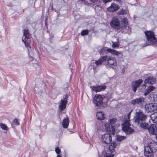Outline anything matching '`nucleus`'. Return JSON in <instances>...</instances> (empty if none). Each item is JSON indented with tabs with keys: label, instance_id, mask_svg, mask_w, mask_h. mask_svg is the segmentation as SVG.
I'll list each match as a JSON object with an SVG mask.
<instances>
[{
	"label": "nucleus",
	"instance_id": "1",
	"mask_svg": "<svg viewBox=\"0 0 157 157\" xmlns=\"http://www.w3.org/2000/svg\"><path fill=\"white\" fill-rule=\"evenodd\" d=\"M128 20L126 18H124L122 20L117 17H114L110 22L111 26L116 29H119L123 27L127 28L128 25Z\"/></svg>",
	"mask_w": 157,
	"mask_h": 157
},
{
	"label": "nucleus",
	"instance_id": "2",
	"mask_svg": "<svg viewBox=\"0 0 157 157\" xmlns=\"http://www.w3.org/2000/svg\"><path fill=\"white\" fill-rule=\"evenodd\" d=\"M132 110H131L129 113L124 117V121L122 124L123 130L126 134H129L134 132V130L130 127L131 124L129 122L130 118L131 113Z\"/></svg>",
	"mask_w": 157,
	"mask_h": 157
},
{
	"label": "nucleus",
	"instance_id": "3",
	"mask_svg": "<svg viewBox=\"0 0 157 157\" xmlns=\"http://www.w3.org/2000/svg\"><path fill=\"white\" fill-rule=\"evenodd\" d=\"M117 120L116 118L110 119L108 121H106L104 124L105 130L106 131L110 134H114L115 131V127L116 122Z\"/></svg>",
	"mask_w": 157,
	"mask_h": 157
},
{
	"label": "nucleus",
	"instance_id": "4",
	"mask_svg": "<svg viewBox=\"0 0 157 157\" xmlns=\"http://www.w3.org/2000/svg\"><path fill=\"white\" fill-rule=\"evenodd\" d=\"M135 118L134 122L138 124H140L142 128L148 129L149 125L146 123L143 122L146 119V116L142 112H137Z\"/></svg>",
	"mask_w": 157,
	"mask_h": 157
},
{
	"label": "nucleus",
	"instance_id": "5",
	"mask_svg": "<svg viewBox=\"0 0 157 157\" xmlns=\"http://www.w3.org/2000/svg\"><path fill=\"white\" fill-rule=\"evenodd\" d=\"M144 33L147 39L146 45H153L156 44L157 40L153 32L148 31L145 32Z\"/></svg>",
	"mask_w": 157,
	"mask_h": 157
},
{
	"label": "nucleus",
	"instance_id": "6",
	"mask_svg": "<svg viewBox=\"0 0 157 157\" xmlns=\"http://www.w3.org/2000/svg\"><path fill=\"white\" fill-rule=\"evenodd\" d=\"M105 61L104 65H107L113 69L116 68L117 66V61L114 57L112 56H105Z\"/></svg>",
	"mask_w": 157,
	"mask_h": 157
},
{
	"label": "nucleus",
	"instance_id": "7",
	"mask_svg": "<svg viewBox=\"0 0 157 157\" xmlns=\"http://www.w3.org/2000/svg\"><path fill=\"white\" fill-rule=\"evenodd\" d=\"M116 143L113 142L109 146L108 148L105 150V154L104 155V157H113V154L115 151V148L116 146Z\"/></svg>",
	"mask_w": 157,
	"mask_h": 157
},
{
	"label": "nucleus",
	"instance_id": "8",
	"mask_svg": "<svg viewBox=\"0 0 157 157\" xmlns=\"http://www.w3.org/2000/svg\"><path fill=\"white\" fill-rule=\"evenodd\" d=\"M22 41L26 46H28L31 43V36L28 29H25L24 30V33L22 37Z\"/></svg>",
	"mask_w": 157,
	"mask_h": 157
},
{
	"label": "nucleus",
	"instance_id": "9",
	"mask_svg": "<svg viewBox=\"0 0 157 157\" xmlns=\"http://www.w3.org/2000/svg\"><path fill=\"white\" fill-rule=\"evenodd\" d=\"M145 110L147 112H151L157 110V103H149L145 106Z\"/></svg>",
	"mask_w": 157,
	"mask_h": 157
},
{
	"label": "nucleus",
	"instance_id": "10",
	"mask_svg": "<svg viewBox=\"0 0 157 157\" xmlns=\"http://www.w3.org/2000/svg\"><path fill=\"white\" fill-rule=\"evenodd\" d=\"M140 90L142 92H144V95L146 96L151 91L154 90L155 88L153 86H147L143 87L142 86L140 87Z\"/></svg>",
	"mask_w": 157,
	"mask_h": 157
},
{
	"label": "nucleus",
	"instance_id": "11",
	"mask_svg": "<svg viewBox=\"0 0 157 157\" xmlns=\"http://www.w3.org/2000/svg\"><path fill=\"white\" fill-rule=\"evenodd\" d=\"M103 100V97L101 95L96 94L93 98V102L95 105L99 106L102 104Z\"/></svg>",
	"mask_w": 157,
	"mask_h": 157
},
{
	"label": "nucleus",
	"instance_id": "12",
	"mask_svg": "<svg viewBox=\"0 0 157 157\" xmlns=\"http://www.w3.org/2000/svg\"><path fill=\"white\" fill-rule=\"evenodd\" d=\"M101 139L103 143L108 144H110L112 141V137L110 134L106 133L102 135Z\"/></svg>",
	"mask_w": 157,
	"mask_h": 157
},
{
	"label": "nucleus",
	"instance_id": "13",
	"mask_svg": "<svg viewBox=\"0 0 157 157\" xmlns=\"http://www.w3.org/2000/svg\"><path fill=\"white\" fill-rule=\"evenodd\" d=\"M68 98V95H65L63 96V99L60 101L59 103V108L61 111H63L65 109L66 104L67 103Z\"/></svg>",
	"mask_w": 157,
	"mask_h": 157
},
{
	"label": "nucleus",
	"instance_id": "14",
	"mask_svg": "<svg viewBox=\"0 0 157 157\" xmlns=\"http://www.w3.org/2000/svg\"><path fill=\"white\" fill-rule=\"evenodd\" d=\"M143 81L141 79H139L137 80L133 81L132 82L131 86L133 91L135 92L140 84L142 83Z\"/></svg>",
	"mask_w": 157,
	"mask_h": 157
},
{
	"label": "nucleus",
	"instance_id": "15",
	"mask_svg": "<svg viewBox=\"0 0 157 157\" xmlns=\"http://www.w3.org/2000/svg\"><path fill=\"white\" fill-rule=\"evenodd\" d=\"M153 150L150 148V146L147 145L144 147V154L145 156L147 157H153Z\"/></svg>",
	"mask_w": 157,
	"mask_h": 157
},
{
	"label": "nucleus",
	"instance_id": "16",
	"mask_svg": "<svg viewBox=\"0 0 157 157\" xmlns=\"http://www.w3.org/2000/svg\"><path fill=\"white\" fill-rule=\"evenodd\" d=\"M156 82L155 78L152 76H150L146 78L144 81V84L142 85L143 87L147 86L146 84H153Z\"/></svg>",
	"mask_w": 157,
	"mask_h": 157
},
{
	"label": "nucleus",
	"instance_id": "17",
	"mask_svg": "<svg viewBox=\"0 0 157 157\" xmlns=\"http://www.w3.org/2000/svg\"><path fill=\"white\" fill-rule=\"evenodd\" d=\"M144 102V98L143 97H140L132 100L131 103L133 105L137 104L141 106L143 105Z\"/></svg>",
	"mask_w": 157,
	"mask_h": 157
},
{
	"label": "nucleus",
	"instance_id": "18",
	"mask_svg": "<svg viewBox=\"0 0 157 157\" xmlns=\"http://www.w3.org/2000/svg\"><path fill=\"white\" fill-rule=\"evenodd\" d=\"M150 133L152 135H155L157 133V126L156 124H151L149 126L147 129Z\"/></svg>",
	"mask_w": 157,
	"mask_h": 157
},
{
	"label": "nucleus",
	"instance_id": "19",
	"mask_svg": "<svg viewBox=\"0 0 157 157\" xmlns=\"http://www.w3.org/2000/svg\"><path fill=\"white\" fill-rule=\"evenodd\" d=\"M92 87V90L96 92L102 91L104 90L106 88V86H91Z\"/></svg>",
	"mask_w": 157,
	"mask_h": 157
},
{
	"label": "nucleus",
	"instance_id": "20",
	"mask_svg": "<svg viewBox=\"0 0 157 157\" xmlns=\"http://www.w3.org/2000/svg\"><path fill=\"white\" fill-rule=\"evenodd\" d=\"M119 8V6L117 4L112 3L111 6L108 8L107 10L109 11L113 12L116 11Z\"/></svg>",
	"mask_w": 157,
	"mask_h": 157
},
{
	"label": "nucleus",
	"instance_id": "21",
	"mask_svg": "<svg viewBox=\"0 0 157 157\" xmlns=\"http://www.w3.org/2000/svg\"><path fill=\"white\" fill-rule=\"evenodd\" d=\"M148 98L149 100H153L154 101H157V93H151L148 95Z\"/></svg>",
	"mask_w": 157,
	"mask_h": 157
},
{
	"label": "nucleus",
	"instance_id": "22",
	"mask_svg": "<svg viewBox=\"0 0 157 157\" xmlns=\"http://www.w3.org/2000/svg\"><path fill=\"white\" fill-rule=\"evenodd\" d=\"M105 61V56L100 58L98 60L96 61L95 63L97 66L101 65L102 64V63H104L103 64H104Z\"/></svg>",
	"mask_w": 157,
	"mask_h": 157
},
{
	"label": "nucleus",
	"instance_id": "23",
	"mask_svg": "<svg viewBox=\"0 0 157 157\" xmlns=\"http://www.w3.org/2000/svg\"><path fill=\"white\" fill-rule=\"evenodd\" d=\"M150 117L153 123H157V112H155L151 114Z\"/></svg>",
	"mask_w": 157,
	"mask_h": 157
},
{
	"label": "nucleus",
	"instance_id": "24",
	"mask_svg": "<svg viewBox=\"0 0 157 157\" xmlns=\"http://www.w3.org/2000/svg\"><path fill=\"white\" fill-rule=\"evenodd\" d=\"M105 48V50L106 49L107 51L108 52H109L113 55H117L119 54V52H118L116 50H115L112 49L110 48Z\"/></svg>",
	"mask_w": 157,
	"mask_h": 157
},
{
	"label": "nucleus",
	"instance_id": "25",
	"mask_svg": "<svg viewBox=\"0 0 157 157\" xmlns=\"http://www.w3.org/2000/svg\"><path fill=\"white\" fill-rule=\"evenodd\" d=\"M96 116L98 120H102L105 118L104 113L102 112H98L97 113Z\"/></svg>",
	"mask_w": 157,
	"mask_h": 157
},
{
	"label": "nucleus",
	"instance_id": "26",
	"mask_svg": "<svg viewBox=\"0 0 157 157\" xmlns=\"http://www.w3.org/2000/svg\"><path fill=\"white\" fill-rule=\"evenodd\" d=\"M69 120L68 118H66L63 119V126L64 128H67L68 126Z\"/></svg>",
	"mask_w": 157,
	"mask_h": 157
},
{
	"label": "nucleus",
	"instance_id": "27",
	"mask_svg": "<svg viewBox=\"0 0 157 157\" xmlns=\"http://www.w3.org/2000/svg\"><path fill=\"white\" fill-rule=\"evenodd\" d=\"M126 138V136H123L119 135L116 136V139L118 142H121V141L125 139Z\"/></svg>",
	"mask_w": 157,
	"mask_h": 157
},
{
	"label": "nucleus",
	"instance_id": "28",
	"mask_svg": "<svg viewBox=\"0 0 157 157\" xmlns=\"http://www.w3.org/2000/svg\"><path fill=\"white\" fill-rule=\"evenodd\" d=\"M148 146H150V148H152V150L153 149L155 150H157V143L154 142H151L148 145Z\"/></svg>",
	"mask_w": 157,
	"mask_h": 157
},
{
	"label": "nucleus",
	"instance_id": "29",
	"mask_svg": "<svg viewBox=\"0 0 157 157\" xmlns=\"http://www.w3.org/2000/svg\"><path fill=\"white\" fill-rule=\"evenodd\" d=\"M117 41L116 42H112L113 44H112V46L114 48H117L119 47V39H117Z\"/></svg>",
	"mask_w": 157,
	"mask_h": 157
},
{
	"label": "nucleus",
	"instance_id": "30",
	"mask_svg": "<svg viewBox=\"0 0 157 157\" xmlns=\"http://www.w3.org/2000/svg\"><path fill=\"white\" fill-rule=\"evenodd\" d=\"M118 13L120 15H124L126 13V10L123 9L120 10Z\"/></svg>",
	"mask_w": 157,
	"mask_h": 157
},
{
	"label": "nucleus",
	"instance_id": "31",
	"mask_svg": "<svg viewBox=\"0 0 157 157\" xmlns=\"http://www.w3.org/2000/svg\"><path fill=\"white\" fill-rule=\"evenodd\" d=\"M88 31L87 30H84L82 31L81 32V35L82 36H85L88 34Z\"/></svg>",
	"mask_w": 157,
	"mask_h": 157
},
{
	"label": "nucleus",
	"instance_id": "32",
	"mask_svg": "<svg viewBox=\"0 0 157 157\" xmlns=\"http://www.w3.org/2000/svg\"><path fill=\"white\" fill-rule=\"evenodd\" d=\"M0 127L2 128L4 130H6L7 128V127L4 124H3L2 123H1L0 124Z\"/></svg>",
	"mask_w": 157,
	"mask_h": 157
},
{
	"label": "nucleus",
	"instance_id": "33",
	"mask_svg": "<svg viewBox=\"0 0 157 157\" xmlns=\"http://www.w3.org/2000/svg\"><path fill=\"white\" fill-rule=\"evenodd\" d=\"M55 151L57 154H59L60 152V150L59 147H57L55 149Z\"/></svg>",
	"mask_w": 157,
	"mask_h": 157
},
{
	"label": "nucleus",
	"instance_id": "34",
	"mask_svg": "<svg viewBox=\"0 0 157 157\" xmlns=\"http://www.w3.org/2000/svg\"><path fill=\"white\" fill-rule=\"evenodd\" d=\"M25 46L26 47H28V51L29 52H30L32 49L31 46H30V43H29V46L27 45L26 46Z\"/></svg>",
	"mask_w": 157,
	"mask_h": 157
},
{
	"label": "nucleus",
	"instance_id": "35",
	"mask_svg": "<svg viewBox=\"0 0 157 157\" xmlns=\"http://www.w3.org/2000/svg\"><path fill=\"white\" fill-rule=\"evenodd\" d=\"M13 122L14 123V124H16L17 125L19 124V123L18 121L17 120V119H14L13 121Z\"/></svg>",
	"mask_w": 157,
	"mask_h": 157
},
{
	"label": "nucleus",
	"instance_id": "36",
	"mask_svg": "<svg viewBox=\"0 0 157 157\" xmlns=\"http://www.w3.org/2000/svg\"><path fill=\"white\" fill-rule=\"evenodd\" d=\"M112 0H103V2L104 3H106L108 2H111Z\"/></svg>",
	"mask_w": 157,
	"mask_h": 157
},
{
	"label": "nucleus",
	"instance_id": "37",
	"mask_svg": "<svg viewBox=\"0 0 157 157\" xmlns=\"http://www.w3.org/2000/svg\"><path fill=\"white\" fill-rule=\"evenodd\" d=\"M97 0H91L93 2H95Z\"/></svg>",
	"mask_w": 157,
	"mask_h": 157
},
{
	"label": "nucleus",
	"instance_id": "38",
	"mask_svg": "<svg viewBox=\"0 0 157 157\" xmlns=\"http://www.w3.org/2000/svg\"><path fill=\"white\" fill-rule=\"evenodd\" d=\"M33 59L32 57H30V58H29V59H30V60H31L32 61V59Z\"/></svg>",
	"mask_w": 157,
	"mask_h": 157
},
{
	"label": "nucleus",
	"instance_id": "39",
	"mask_svg": "<svg viewBox=\"0 0 157 157\" xmlns=\"http://www.w3.org/2000/svg\"><path fill=\"white\" fill-rule=\"evenodd\" d=\"M57 157H61V156L59 155H57Z\"/></svg>",
	"mask_w": 157,
	"mask_h": 157
},
{
	"label": "nucleus",
	"instance_id": "40",
	"mask_svg": "<svg viewBox=\"0 0 157 157\" xmlns=\"http://www.w3.org/2000/svg\"><path fill=\"white\" fill-rule=\"evenodd\" d=\"M109 99V98H108V99H107V101H108Z\"/></svg>",
	"mask_w": 157,
	"mask_h": 157
},
{
	"label": "nucleus",
	"instance_id": "41",
	"mask_svg": "<svg viewBox=\"0 0 157 157\" xmlns=\"http://www.w3.org/2000/svg\"><path fill=\"white\" fill-rule=\"evenodd\" d=\"M144 45H145V44H144ZM147 46L146 45V46Z\"/></svg>",
	"mask_w": 157,
	"mask_h": 157
},
{
	"label": "nucleus",
	"instance_id": "42",
	"mask_svg": "<svg viewBox=\"0 0 157 157\" xmlns=\"http://www.w3.org/2000/svg\"><path fill=\"white\" fill-rule=\"evenodd\" d=\"M156 138L157 139V135L156 136Z\"/></svg>",
	"mask_w": 157,
	"mask_h": 157
}]
</instances>
